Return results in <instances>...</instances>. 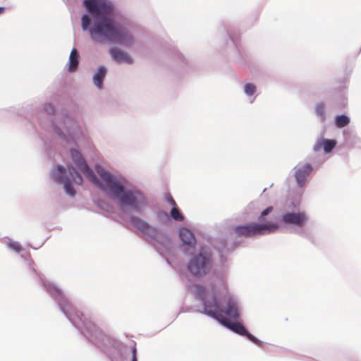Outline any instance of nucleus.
I'll return each mask as SVG.
<instances>
[{"label": "nucleus", "mask_w": 361, "mask_h": 361, "mask_svg": "<svg viewBox=\"0 0 361 361\" xmlns=\"http://www.w3.org/2000/svg\"><path fill=\"white\" fill-rule=\"evenodd\" d=\"M70 154L77 168L106 196L114 200L123 213L143 214L148 207V200L142 191L133 186L123 176L113 174L100 166L96 167L98 178L78 150L71 149Z\"/></svg>", "instance_id": "nucleus-1"}, {"label": "nucleus", "mask_w": 361, "mask_h": 361, "mask_svg": "<svg viewBox=\"0 0 361 361\" xmlns=\"http://www.w3.org/2000/svg\"><path fill=\"white\" fill-rule=\"evenodd\" d=\"M88 13L81 18V27L87 32L94 44L118 42L128 47L133 43L132 34L117 25L114 15L116 6L111 0H83Z\"/></svg>", "instance_id": "nucleus-2"}, {"label": "nucleus", "mask_w": 361, "mask_h": 361, "mask_svg": "<svg viewBox=\"0 0 361 361\" xmlns=\"http://www.w3.org/2000/svg\"><path fill=\"white\" fill-rule=\"evenodd\" d=\"M190 291L201 301V313L208 315L219 322L224 314L233 319L240 317V305L237 298L227 292L225 281L222 277H217L208 287L195 284Z\"/></svg>", "instance_id": "nucleus-3"}, {"label": "nucleus", "mask_w": 361, "mask_h": 361, "mask_svg": "<svg viewBox=\"0 0 361 361\" xmlns=\"http://www.w3.org/2000/svg\"><path fill=\"white\" fill-rule=\"evenodd\" d=\"M43 284L47 290L57 301L61 310L69 321L90 342L102 350L111 344L110 338L104 334L92 321L87 320L82 313L76 310L68 302L63 291L55 283L43 280Z\"/></svg>", "instance_id": "nucleus-4"}, {"label": "nucleus", "mask_w": 361, "mask_h": 361, "mask_svg": "<svg viewBox=\"0 0 361 361\" xmlns=\"http://www.w3.org/2000/svg\"><path fill=\"white\" fill-rule=\"evenodd\" d=\"M44 111L47 116L40 119L42 128L61 145H78L83 140V132L74 116L63 111L55 113V108L51 103L44 105Z\"/></svg>", "instance_id": "nucleus-5"}, {"label": "nucleus", "mask_w": 361, "mask_h": 361, "mask_svg": "<svg viewBox=\"0 0 361 361\" xmlns=\"http://www.w3.org/2000/svg\"><path fill=\"white\" fill-rule=\"evenodd\" d=\"M129 222L141 237L154 244L161 255H164V250H169V240L155 227L151 226L141 218L133 215L130 216Z\"/></svg>", "instance_id": "nucleus-6"}, {"label": "nucleus", "mask_w": 361, "mask_h": 361, "mask_svg": "<svg viewBox=\"0 0 361 361\" xmlns=\"http://www.w3.org/2000/svg\"><path fill=\"white\" fill-rule=\"evenodd\" d=\"M51 176L56 183L63 184L65 192L71 197L75 194L71 183H75L78 185L82 183V176L73 166L68 167V174H67L66 169L63 166L58 165L51 171Z\"/></svg>", "instance_id": "nucleus-7"}, {"label": "nucleus", "mask_w": 361, "mask_h": 361, "mask_svg": "<svg viewBox=\"0 0 361 361\" xmlns=\"http://www.w3.org/2000/svg\"><path fill=\"white\" fill-rule=\"evenodd\" d=\"M214 261L212 254L204 250L191 257L187 264L188 271L197 278H203L213 269Z\"/></svg>", "instance_id": "nucleus-8"}, {"label": "nucleus", "mask_w": 361, "mask_h": 361, "mask_svg": "<svg viewBox=\"0 0 361 361\" xmlns=\"http://www.w3.org/2000/svg\"><path fill=\"white\" fill-rule=\"evenodd\" d=\"M297 205L294 203L287 202L282 210L280 221L285 226H292L297 228H302L307 222L309 218L303 211L294 210Z\"/></svg>", "instance_id": "nucleus-9"}, {"label": "nucleus", "mask_w": 361, "mask_h": 361, "mask_svg": "<svg viewBox=\"0 0 361 361\" xmlns=\"http://www.w3.org/2000/svg\"><path fill=\"white\" fill-rule=\"evenodd\" d=\"M276 228V226L274 224L252 223L235 226L233 231L234 234L239 237H252L274 233Z\"/></svg>", "instance_id": "nucleus-10"}, {"label": "nucleus", "mask_w": 361, "mask_h": 361, "mask_svg": "<svg viewBox=\"0 0 361 361\" xmlns=\"http://www.w3.org/2000/svg\"><path fill=\"white\" fill-rule=\"evenodd\" d=\"M220 324L237 334L246 336L250 341L257 345H259L262 343L261 341L249 333L245 326L240 322H231L227 318H221Z\"/></svg>", "instance_id": "nucleus-11"}, {"label": "nucleus", "mask_w": 361, "mask_h": 361, "mask_svg": "<svg viewBox=\"0 0 361 361\" xmlns=\"http://www.w3.org/2000/svg\"><path fill=\"white\" fill-rule=\"evenodd\" d=\"M312 171V166L309 163H299L294 168V176L299 188L305 186L307 178Z\"/></svg>", "instance_id": "nucleus-12"}, {"label": "nucleus", "mask_w": 361, "mask_h": 361, "mask_svg": "<svg viewBox=\"0 0 361 361\" xmlns=\"http://www.w3.org/2000/svg\"><path fill=\"white\" fill-rule=\"evenodd\" d=\"M179 237L184 247V252H189L195 248L196 240L194 234L188 228H182L179 230Z\"/></svg>", "instance_id": "nucleus-13"}, {"label": "nucleus", "mask_w": 361, "mask_h": 361, "mask_svg": "<svg viewBox=\"0 0 361 361\" xmlns=\"http://www.w3.org/2000/svg\"><path fill=\"white\" fill-rule=\"evenodd\" d=\"M111 58L117 63H125L131 64L133 62V58L126 51L117 48H112L109 51Z\"/></svg>", "instance_id": "nucleus-14"}, {"label": "nucleus", "mask_w": 361, "mask_h": 361, "mask_svg": "<svg viewBox=\"0 0 361 361\" xmlns=\"http://www.w3.org/2000/svg\"><path fill=\"white\" fill-rule=\"evenodd\" d=\"M336 141L335 140H329L324 138H319L317 140L315 144L313 146V150L314 152L319 151L323 147L325 153L328 154L331 152L336 145Z\"/></svg>", "instance_id": "nucleus-15"}, {"label": "nucleus", "mask_w": 361, "mask_h": 361, "mask_svg": "<svg viewBox=\"0 0 361 361\" xmlns=\"http://www.w3.org/2000/svg\"><path fill=\"white\" fill-rule=\"evenodd\" d=\"M107 73V69L104 66H100L98 67L97 71L94 74L92 77V81L94 85L99 90H102L103 87V82L106 78Z\"/></svg>", "instance_id": "nucleus-16"}, {"label": "nucleus", "mask_w": 361, "mask_h": 361, "mask_svg": "<svg viewBox=\"0 0 361 361\" xmlns=\"http://www.w3.org/2000/svg\"><path fill=\"white\" fill-rule=\"evenodd\" d=\"M79 63V53L78 50L73 48L70 54L68 59L69 72H75L78 69Z\"/></svg>", "instance_id": "nucleus-17"}, {"label": "nucleus", "mask_w": 361, "mask_h": 361, "mask_svg": "<svg viewBox=\"0 0 361 361\" xmlns=\"http://www.w3.org/2000/svg\"><path fill=\"white\" fill-rule=\"evenodd\" d=\"M274 208L273 207L270 206L267 207L265 209H264L259 214L258 217V224H274L276 226V228L274 230V233L278 231L279 228V225L277 223L273 222V221H269L267 220L266 217L268 216L272 211Z\"/></svg>", "instance_id": "nucleus-18"}, {"label": "nucleus", "mask_w": 361, "mask_h": 361, "mask_svg": "<svg viewBox=\"0 0 361 361\" xmlns=\"http://www.w3.org/2000/svg\"><path fill=\"white\" fill-rule=\"evenodd\" d=\"M314 113L322 123L326 119V104L324 102H318L314 106Z\"/></svg>", "instance_id": "nucleus-19"}, {"label": "nucleus", "mask_w": 361, "mask_h": 361, "mask_svg": "<svg viewBox=\"0 0 361 361\" xmlns=\"http://www.w3.org/2000/svg\"><path fill=\"white\" fill-rule=\"evenodd\" d=\"M350 123V118L345 115H338L335 118V125L337 128H343Z\"/></svg>", "instance_id": "nucleus-20"}, {"label": "nucleus", "mask_w": 361, "mask_h": 361, "mask_svg": "<svg viewBox=\"0 0 361 361\" xmlns=\"http://www.w3.org/2000/svg\"><path fill=\"white\" fill-rule=\"evenodd\" d=\"M343 136L345 142L347 145H355L357 141H359V138L356 135H353L350 133L349 130H345L343 131Z\"/></svg>", "instance_id": "nucleus-21"}, {"label": "nucleus", "mask_w": 361, "mask_h": 361, "mask_svg": "<svg viewBox=\"0 0 361 361\" xmlns=\"http://www.w3.org/2000/svg\"><path fill=\"white\" fill-rule=\"evenodd\" d=\"M170 216L175 221H182L184 219L183 215L176 207H173L171 209Z\"/></svg>", "instance_id": "nucleus-22"}, {"label": "nucleus", "mask_w": 361, "mask_h": 361, "mask_svg": "<svg viewBox=\"0 0 361 361\" xmlns=\"http://www.w3.org/2000/svg\"><path fill=\"white\" fill-rule=\"evenodd\" d=\"M6 244L11 250L16 252H20L22 250V246L18 242L13 241L9 238L6 239Z\"/></svg>", "instance_id": "nucleus-23"}, {"label": "nucleus", "mask_w": 361, "mask_h": 361, "mask_svg": "<svg viewBox=\"0 0 361 361\" xmlns=\"http://www.w3.org/2000/svg\"><path fill=\"white\" fill-rule=\"evenodd\" d=\"M256 90L257 87L253 83L247 82L244 85V92L247 96L253 95Z\"/></svg>", "instance_id": "nucleus-24"}, {"label": "nucleus", "mask_w": 361, "mask_h": 361, "mask_svg": "<svg viewBox=\"0 0 361 361\" xmlns=\"http://www.w3.org/2000/svg\"><path fill=\"white\" fill-rule=\"evenodd\" d=\"M111 361H127L128 357L127 355L121 352V351H117L115 355H112L111 357Z\"/></svg>", "instance_id": "nucleus-25"}, {"label": "nucleus", "mask_w": 361, "mask_h": 361, "mask_svg": "<svg viewBox=\"0 0 361 361\" xmlns=\"http://www.w3.org/2000/svg\"><path fill=\"white\" fill-rule=\"evenodd\" d=\"M167 202L173 207H176V205L175 200L171 196L167 197Z\"/></svg>", "instance_id": "nucleus-26"}, {"label": "nucleus", "mask_w": 361, "mask_h": 361, "mask_svg": "<svg viewBox=\"0 0 361 361\" xmlns=\"http://www.w3.org/2000/svg\"><path fill=\"white\" fill-rule=\"evenodd\" d=\"M132 361H137L136 357V348L133 347L132 349Z\"/></svg>", "instance_id": "nucleus-27"}, {"label": "nucleus", "mask_w": 361, "mask_h": 361, "mask_svg": "<svg viewBox=\"0 0 361 361\" xmlns=\"http://www.w3.org/2000/svg\"><path fill=\"white\" fill-rule=\"evenodd\" d=\"M4 11V7H0V14H1Z\"/></svg>", "instance_id": "nucleus-28"}, {"label": "nucleus", "mask_w": 361, "mask_h": 361, "mask_svg": "<svg viewBox=\"0 0 361 361\" xmlns=\"http://www.w3.org/2000/svg\"><path fill=\"white\" fill-rule=\"evenodd\" d=\"M161 213H163V214L166 216V217H168V214L165 212H161Z\"/></svg>", "instance_id": "nucleus-29"}]
</instances>
